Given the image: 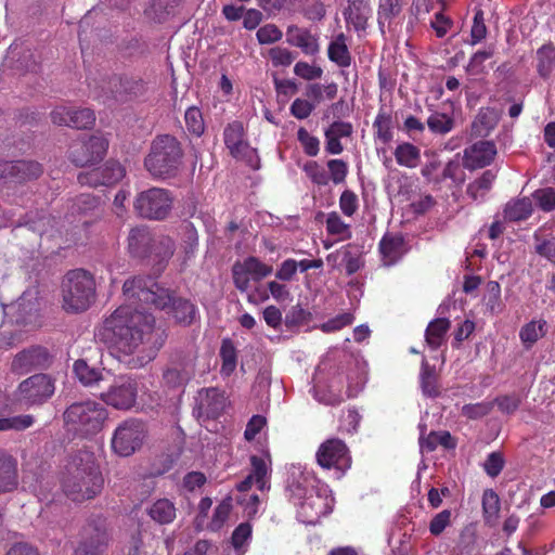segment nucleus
I'll return each instance as SVG.
<instances>
[{
	"label": "nucleus",
	"instance_id": "1",
	"mask_svg": "<svg viewBox=\"0 0 555 555\" xmlns=\"http://www.w3.org/2000/svg\"><path fill=\"white\" fill-rule=\"evenodd\" d=\"M99 336L109 348L130 356L139 350L147 361L155 359L168 334L155 317L131 305L118 307L103 323Z\"/></svg>",
	"mask_w": 555,
	"mask_h": 555
},
{
	"label": "nucleus",
	"instance_id": "2",
	"mask_svg": "<svg viewBox=\"0 0 555 555\" xmlns=\"http://www.w3.org/2000/svg\"><path fill=\"white\" fill-rule=\"evenodd\" d=\"M124 295L131 304L142 302L172 315L177 323L191 325L196 317L195 305L183 297H177L169 288L162 286L154 279L133 276L127 279L122 286Z\"/></svg>",
	"mask_w": 555,
	"mask_h": 555
},
{
	"label": "nucleus",
	"instance_id": "3",
	"mask_svg": "<svg viewBox=\"0 0 555 555\" xmlns=\"http://www.w3.org/2000/svg\"><path fill=\"white\" fill-rule=\"evenodd\" d=\"M104 479L91 451L79 450L72 455L63 477V491L70 500L83 502L96 496Z\"/></svg>",
	"mask_w": 555,
	"mask_h": 555
},
{
	"label": "nucleus",
	"instance_id": "4",
	"mask_svg": "<svg viewBox=\"0 0 555 555\" xmlns=\"http://www.w3.org/2000/svg\"><path fill=\"white\" fill-rule=\"evenodd\" d=\"M183 155L182 145L176 137L158 134L151 143L144 167L154 179H173L182 169Z\"/></svg>",
	"mask_w": 555,
	"mask_h": 555
},
{
	"label": "nucleus",
	"instance_id": "5",
	"mask_svg": "<svg viewBox=\"0 0 555 555\" xmlns=\"http://www.w3.org/2000/svg\"><path fill=\"white\" fill-rule=\"evenodd\" d=\"M63 308L67 312H83L95 300V281L83 269L70 270L62 283Z\"/></svg>",
	"mask_w": 555,
	"mask_h": 555
},
{
	"label": "nucleus",
	"instance_id": "6",
	"mask_svg": "<svg viewBox=\"0 0 555 555\" xmlns=\"http://www.w3.org/2000/svg\"><path fill=\"white\" fill-rule=\"evenodd\" d=\"M106 417V409L91 400L74 402L63 413L65 425L80 435L100 431Z\"/></svg>",
	"mask_w": 555,
	"mask_h": 555
},
{
	"label": "nucleus",
	"instance_id": "7",
	"mask_svg": "<svg viewBox=\"0 0 555 555\" xmlns=\"http://www.w3.org/2000/svg\"><path fill=\"white\" fill-rule=\"evenodd\" d=\"M113 540L106 518L92 516L79 531L74 555H105Z\"/></svg>",
	"mask_w": 555,
	"mask_h": 555
},
{
	"label": "nucleus",
	"instance_id": "8",
	"mask_svg": "<svg viewBox=\"0 0 555 555\" xmlns=\"http://www.w3.org/2000/svg\"><path fill=\"white\" fill-rule=\"evenodd\" d=\"M147 426L140 418L130 417L121 422L112 437V450L119 456H130L141 449L147 437Z\"/></svg>",
	"mask_w": 555,
	"mask_h": 555
},
{
	"label": "nucleus",
	"instance_id": "9",
	"mask_svg": "<svg viewBox=\"0 0 555 555\" xmlns=\"http://www.w3.org/2000/svg\"><path fill=\"white\" fill-rule=\"evenodd\" d=\"M173 204L171 192L163 188H151L138 193L133 208L145 219L164 220L170 212Z\"/></svg>",
	"mask_w": 555,
	"mask_h": 555
},
{
	"label": "nucleus",
	"instance_id": "10",
	"mask_svg": "<svg viewBox=\"0 0 555 555\" xmlns=\"http://www.w3.org/2000/svg\"><path fill=\"white\" fill-rule=\"evenodd\" d=\"M55 391V380L48 374L39 373L20 383L15 397L22 406L42 405Z\"/></svg>",
	"mask_w": 555,
	"mask_h": 555
},
{
	"label": "nucleus",
	"instance_id": "11",
	"mask_svg": "<svg viewBox=\"0 0 555 555\" xmlns=\"http://www.w3.org/2000/svg\"><path fill=\"white\" fill-rule=\"evenodd\" d=\"M195 358L184 351L171 354L168 364L163 371V382L170 389L181 390L195 376Z\"/></svg>",
	"mask_w": 555,
	"mask_h": 555
},
{
	"label": "nucleus",
	"instance_id": "12",
	"mask_svg": "<svg viewBox=\"0 0 555 555\" xmlns=\"http://www.w3.org/2000/svg\"><path fill=\"white\" fill-rule=\"evenodd\" d=\"M103 93L117 102L125 103L143 95L146 91L145 82L141 78L113 75L102 85Z\"/></svg>",
	"mask_w": 555,
	"mask_h": 555
},
{
	"label": "nucleus",
	"instance_id": "13",
	"mask_svg": "<svg viewBox=\"0 0 555 555\" xmlns=\"http://www.w3.org/2000/svg\"><path fill=\"white\" fill-rule=\"evenodd\" d=\"M138 397V383L130 376H118L107 391L101 393V399L118 410H129L134 406Z\"/></svg>",
	"mask_w": 555,
	"mask_h": 555
},
{
	"label": "nucleus",
	"instance_id": "14",
	"mask_svg": "<svg viewBox=\"0 0 555 555\" xmlns=\"http://www.w3.org/2000/svg\"><path fill=\"white\" fill-rule=\"evenodd\" d=\"M317 461L323 468L346 470L351 465V456L346 443L338 438L324 441L317 452Z\"/></svg>",
	"mask_w": 555,
	"mask_h": 555
},
{
	"label": "nucleus",
	"instance_id": "15",
	"mask_svg": "<svg viewBox=\"0 0 555 555\" xmlns=\"http://www.w3.org/2000/svg\"><path fill=\"white\" fill-rule=\"evenodd\" d=\"M108 142L100 135H91L87 140L70 146L69 158L78 167L100 162L107 150Z\"/></svg>",
	"mask_w": 555,
	"mask_h": 555
},
{
	"label": "nucleus",
	"instance_id": "16",
	"mask_svg": "<svg viewBox=\"0 0 555 555\" xmlns=\"http://www.w3.org/2000/svg\"><path fill=\"white\" fill-rule=\"evenodd\" d=\"M227 404L224 391L215 387L204 388L195 398L194 413L197 417L215 420L223 413Z\"/></svg>",
	"mask_w": 555,
	"mask_h": 555
},
{
	"label": "nucleus",
	"instance_id": "17",
	"mask_svg": "<svg viewBox=\"0 0 555 555\" xmlns=\"http://www.w3.org/2000/svg\"><path fill=\"white\" fill-rule=\"evenodd\" d=\"M52 364V356L47 348L31 346L18 352L12 362V370L17 373H28L34 370H44Z\"/></svg>",
	"mask_w": 555,
	"mask_h": 555
},
{
	"label": "nucleus",
	"instance_id": "18",
	"mask_svg": "<svg viewBox=\"0 0 555 555\" xmlns=\"http://www.w3.org/2000/svg\"><path fill=\"white\" fill-rule=\"evenodd\" d=\"M224 144L230 154L238 159H244L251 164L256 156V151L250 147L245 139V131L241 121L230 122L223 131Z\"/></svg>",
	"mask_w": 555,
	"mask_h": 555
},
{
	"label": "nucleus",
	"instance_id": "19",
	"mask_svg": "<svg viewBox=\"0 0 555 555\" xmlns=\"http://www.w3.org/2000/svg\"><path fill=\"white\" fill-rule=\"evenodd\" d=\"M496 153L493 141H477L464 150L463 166L468 170L487 167L494 160Z\"/></svg>",
	"mask_w": 555,
	"mask_h": 555
},
{
	"label": "nucleus",
	"instance_id": "20",
	"mask_svg": "<svg viewBox=\"0 0 555 555\" xmlns=\"http://www.w3.org/2000/svg\"><path fill=\"white\" fill-rule=\"evenodd\" d=\"M155 236L146 227H137L131 229L128 235L129 253L140 259L151 257L152 244Z\"/></svg>",
	"mask_w": 555,
	"mask_h": 555
},
{
	"label": "nucleus",
	"instance_id": "21",
	"mask_svg": "<svg viewBox=\"0 0 555 555\" xmlns=\"http://www.w3.org/2000/svg\"><path fill=\"white\" fill-rule=\"evenodd\" d=\"M18 486L17 460L0 450V494L14 491Z\"/></svg>",
	"mask_w": 555,
	"mask_h": 555
},
{
	"label": "nucleus",
	"instance_id": "22",
	"mask_svg": "<svg viewBox=\"0 0 555 555\" xmlns=\"http://www.w3.org/2000/svg\"><path fill=\"white\" fill-rule=\"evenodd\" d=\"M421 436L418 439L420 449L422 452H433L440 444L448 450L456 448V440L447 430L430 431L425 436L426 425H420Z\"/></svg>",
	"mask_w": 555,
	"mask_h": 555
},
{
	"label": "nucleus",
	"instance_id": "23",
	"mask_svg": "<svg viewBox=\"0 0 555 555\" xmlns=\"http://www.w3.org/2000/svg\"><path fill=\"white\" fill-rule=\"evenodd\" d=\"M10 182H25L37 179L42 173V167L35 160H9Z\"/></svg>",
	"mask_w": 555,
	"mask_h": 555
},
{
	"label": "nucleus",
	"instance_id": "24",
	"mask_svg": "<svg viewBox=\"0 0 555 555\" xmlns=\"http://www.w3.org/2000/svg\"><path fill=\"white\" fill-rule=\"evenodd\" d=\"M16 323H33L38 315L39 302L36 295L30 292H24L14 304Z\"/></svg>",
	"mask_w": 555,
	"mask_h": 555
},
{
	"label": "nucleus",
	"instance_id": "25",
	"mask_svg": "<svg viewBox=\"0 0 555 555\" xmlns=\"http://www.w3.org/2000/svg\"><path fill=\"white\" fill-rule=\"evenodd\" d=\"M176 249L175 242L171 237L166 235L155 236L152 244L151 257H147L154 262L156 271H163L169 259L172 257Z\"/></svg>",
	"mask_w": 555,
	"mask_h": 555
},
{
	"label": "nucleus",
	"instance_id": "26",
	"mask_svg": "<svg viewBox=\"0 0 555 555\" xmlns=\"http://www.w3.org/2000/svg\"><path fill=\"white\" fill-rule=\"evenodd\" d=\"M286 37L289 44L300 48L306 54H315L319 51L318 39L308 29L291 25Z\"/></svg>",
	"mask_w": 555,
	"mask_h": 555
},
{
	"label": "nucleus",
	"instance_id": "27",
	"mask_svg": "<svg viewBox=\"0 0 555 555\" xmlns=\"http://www.w3.org/2000/svg\"><path fill=\"white\" fill-rule=\"evenodd\" d=\"M371 9L364 0H348L344 11L345 18L357 31L365 30Z\"/></svg>",
	"mask_w": 555,
	"mask_h": 555
},
{
	"label": "nucleus",
	"instance_id": "28",
	"mask_svg": "<svg viewBox=\"0 0 555 555\" xmlns=\"http://www.w3.org/2000/svg\"><path fill=\"white\" fill-rule=\"evenodd\" d=\"M251 463V473L245 477L237 486L236 489L240 492H245L251 488L255 483L259 490H263L266 488V475H267V464L263 459L253 455L250 459Z\"/></svg>",
	"mask_w": 555,
	"mask_h": 555
},
{
	"label": "nucleus",
	"instance_id": "29",
	"mask_svg": "<svg viewBox=\"0 0 555 555\" xmlns=\"http://www.w3.org/2000/svg\"><path fill=\"white\" fill-rule=\"evenodd\" d=\"M404 238L401 234L386 233L379 242V251L386 264H393L403 254Z\"/></svg>",
	"mask_w": 555,
	"mask_h": 555
},
{
	"label": "nucleus",
	"instance_id": "30",
	"mask_svg": "<svg viewBox=\"0 0 555 555\" xmlns=\"http://www.w3.org/2000/svg\"><path fill=\"white\" fill-rule=\"evenodd\" d=\"M420 384L422 392L425 397L437 398L440 396L439 375L437 370L425 359L422 361L421 365Z\"/></svg>",
	"mask_w": 555,
	"mask_h": 555
},
{
	"label": "nucleus",
	"instance_id": "31",
	"mask_svg": "<svg viewBox=\"0 0 555 555\" xmlns=\"http://www.w3.org/2000/svg\"><path fill=\"white\" fill-rule=\"evenodd\" d=\"M146 512L147 515L159 525L171 524L177 515L175 504L168 499H159L155 501Z\"/></svg>",
	"mask_w": 555,
	"mask_h": 555
},
{
	"label": "nucleus",
	"instance_id": "32",
	"mask_svg": "<svg viewBox=\"0 0 555 555\" xmlns=\"http://www.w3.org/2000/svg\"><path fill=\"white\" fill-rule=\"evenodd\" d=\"M500 116L494 108H481L473 121V132L485 138L496 127Z\"/></svg>",
	"mask_w": 555,
	"mask_h": 555
},
{
	"label": "nucleus",
	"instance_id": "33",
	"mask_svg": "<svg viewBox=\"0 0 555 555\" xmlns=\"http://www.w3.org/2000/svg\"><path fill=\"white\" fill-rule=\"evenodd\" d=\"M327 56L339 67L350 66L352 57L346 44V36L343 33L338 34L328 44Z\"/></svg>",
	"mask_w": 555,
	"mask_h": 555
},
{
	"label": "nucleus",
	"instance_id": "34",
	"mask_svg": "<svg viewBox=\"0 0 555 555\" xmlns=\"http://www.w3.org/2000/svg\"><path fill=\"white\" fill-rule=\"evenodd\" d=\"M555 69V46L552 42L537 50V72L543 79H548Z\"/></svg>",
	"mask_w": 555,
	"mask_h": 555
},
{
	"label": "nucleus",
	"instance_id": "35",
	"mask_svg": "<svg viewBox=\"0 0 555 555\" xmlns=\"http://www.w3.org/2000/svg\"><path fill=\"white\" fill-rule=\"evenodd\" d=\"M77 379L86 387H92L103 380L102 370L90 366L85 359H78L73 365Z\"/></svg>",
	"mask_w": 555,
	"mask_h": 555
},
{
	"label": "nucleus",
	"instance_id": "36",
	"mask_svg": "<svg viewBox=\"0 0 555 555\" xmlns=\"http://www.w3.org/2000/svg\"><path fill=\"white\" fill-rule=\"evenodd\" d=\"M450 326L451 322L447 318L435 319L428 324L425 338L431 349L436 350L442 345Z\"/></svg>",
	"mask_w": 555,
	"mask_h": 555
},
{
	"label": "nucleus",
	"instance_id": "37",
	"mask_svg": "<svg viewBox=\"0 0 555 555\" xmlns=\"http://www.w3.org/2000/svg\"><path fill=\"white\" fill-rule=\"evenodd\" d=\"M496 179V172L492 169L485 170L482 175L467 185L466 194L474 201L483 198L491 190Z\"/></svg>",
	"mask_w": 555,
	"mask_h": 555
},
{
	"label": "nucleus",
	"instance_id": "38",
	"mask_svg": "<svg viewBox=\"0 0 555 555\" xmlns=\"http://www.w3.org/2000/svg\"><path fill=\"white\" fill-rule=\"evenodd\" d=\"M401 11V0H379L377 22L382 34H385V27H389L393 18H396Z\"/></svg>",
	"mask_w": 555,
	"mask_h": 555
},
{
	"label": "nucleus",
	"instance_id": "39",
	"mask_svg": "<svg viewBox=\"0 0 555 555\" xmlns=\"http://www.w3.org/2000/svg\"><path fill=\"white\" fill-rule=\"evenodd\" d=\"M9 57L16 59L15 67L24 72H36L38 63L30 49H22L17 44H12L9 50Z\"/></svg>",
	"mask_w": 555,
	"mask_h": 555
},
{
	"label": "nucleus",
	"instance_id": "40",
	"mask_svg": "<svg viewBox=\"0 0 555 555\" xmlns=\"http://www.w3.org/2000/svg\"><path fill=\"white\" fill-rule=\"evenodd\" d=\"M393 154L397 163L408 168H415L421 159L420 149L408 142L399 144Z\"/></svg>",
	"mask_w": 555,
	"mask_h": 555
},
{
	"label": "nucleus",
	"instance_id": "41",
	"mask_svg": "<svg viewBox=\"0 0 555 555\" xmlns=\"http://www.w3.org/2000/svg\"><path fill=\"white\" fill-rule=\"evenodd\" d=\"M532 212V203L528 197H522L506 204L504 217L509 221L527 219Z\"/></svg>",
	"mask_w": 555,
	"mask_h": 555
},
{
	"label": "nucleus",
	"instance_id": "42",
	"mask_svg": "<svg viewBox=\"0 0 555 555\" xmlns=\"http://www.w3.org/2000/svg\"><path fill=\"white\" fill-rule=\"evenodd\" d=\"M220 357L222 360L221 373L229 376L231 375L237 363V352L233 341L230 338H224L220 347Z\"/></svg>",
	"mask_w": 555,
	"mask_h": 555
},
{
	"label": "nucleus",
	"instance_id": "43",
	"mask_svg": "<svg viewBox=\"0 0 555 555\" xmlns=\"http://www.w3.org/2000/svg\"><path fill=\"white\" fill-rule=\"evenodd\" d=\"M482 509L483 517L487 524L493 526L499 517L500 512V498L491 489L483 492L482 495Z\"/></svg>",
	"mask_w": 555,
	"mask_h": 555
},
{
	"label": "nucleus",
	"instance_id": "44",
	"mask_svg": "<svg viewBox=\"0 0 555 555\" xmlns=\"http://www.w3.org/2000/svg\"><path fill=\"white\" fill-rule=\"evenodd\" d=\"M429 130L436 134H447L454 128V119L442 113H434L427 119Z\"/></svg>",
	"mask_w": 555,
	"mask_h": 555
},
{
	"label": "nucleus",
	"instance_id": "45",
	"mask_svg": "<svg viewBox=\"0 0 555 555\" xmlns=\"http://www.w3.org/2000/svg\"><path fill=\"white\" fill-rule=\"evenodd\" d=\"M545 321L534 322L531 321L521 327L519 336L524 344L532 346L539 338L545 335L544 326Z\"/></svg>",
	"mask_w": 555,
	"mask_h": 555
},
{
	"label": "nucleus",
	"instance_id": "46",
	"mask_svg": "<svg viewBox=\"0 0 555 555\" xmlns=\"http://www.w3.org/2000/svg\"><path fill=\"white\" fill-rule=\"evenodd\" d=\"M184 120L189 132L201 137L205 130L203 114L197 106H191L184 114Z\"/></svg>",
	"mask_w": 555,
	"mask_h": 555
},
{
	"label": "nucleus",
	"instance_id": "47",
	"mask_svg": "<svg viewBox=\"0 0 555 555\" xmlns=\"http://www.w3.org/2000/svg\"><path fill=\"white\" fill-rule=\"evenodd\" d=\"M95 115L90 108L72 109L70 119H68V127L76 129H88L93 126Z\"/></svg>",
	"mask_w": 555,
	"mask_h": 555
},
{
	"label": "nucleus",
	"instance_id": "48",
	"mask_svg": "<svg viewBox=\"0 0 555 555\" xmlns=\"http://www.w3.org/2000/svg\"><path fill=\"white\" fill-rule=\"evenodd\" d=\"M312 319L311 312L304 309L300 305L293 306L286 313L284 324L287 328L308 324Z\"/></svg>",
	"mask_w": 555,
	"mask_h": 555
},
{
	"label": "nucleus",
	"instance_id": "49",
	"mask_svg": "<svg viewBox=\"0 0 555 555\" xmlns=\"http://www.w3.org/2000/svg\"><path fill=\"white\" fill-rule=\"evenodd\" d=\"M376 129V135L384 143H388L392 139L391 132V116L385 111L380 109L373 124Z\"/></svg>",
	"mask_w": 555,
	"mask_h": 555
},
{
	"label": "nucleus",
	"instance_id": "50",
	"mask_svg": "<svg viewBox=\"0 0 555 555\" xmlns=\"http://www.w3.org/2000/svg\"><path fill=\"white\" fill-rule=\"evenodd\" d=\"M494 54V48L489 47L487 50H480L474 53L466 66V72L470 75H481L485 70V61L492 57Z\"/></svg>",
	"mask_w": 555,
	"mask_h": 555
},
{
	"label": "nucleus",
	"instance_id": "51",
	"mask_svg": "<svg viewBox=\"0 0 555 555\" xmlns=\"http://www.w3.org/2000/svg\"><path fill=\"white\" fill-rule=\"evenodd\" d=\"M173 9L175 5L170 0H154L149 14L155 22L163 23L173 14Z\"/></svg>",
	"mask_w": 555,
	"mask_h": 555
},
{
	"label": "nucleus",
	"instance_id": "52",
	"mask_svg": "<svg viewBox=\"0 0 555 555\" xmlns=\"http://www.w3.org/2000/svg\"><path fill=\"white\" fill-rule=\"evenodd\" d=\"M101 168L104 185H113L119 182L125 176V168L114 160L106 162Z\"/></svg>",
	"mask_w": 555,
	"mask_h": 555
},
{
	"label": "nucleus",
	"instance_id": "53",
	"mask_svg": "<svg viewBox=\"0 0 555 555\" xmlns=\"http://www.w3.org/2000/svg\"><path fill=\"white\" fill-rule=\"evenodd\" d=\"M305 173L310 178V180L318 185H327L330 182L328 173L325 169L319 165L315 160L307 162L304 165Z\"/></svg>",
	"mask_w": 555,
	"mask_h": 555
},
{
	"label": "nucleus",
	"instance_id": "54",
	"mask_svg": "<svg viewBox=\"0 0 555 555\" xmlns=\"http://www.w3.org/2000/svg\"><path fill=\"white\" fill-rule=\"evenodd\" d=\"M242 264L255 281H259L272 272V267L267 266L256 257H248Z\"/></svg>",
	"mask_w": 555,
	"mask_h": 555
},
{
	"label": "nucleus",
	"instance_id": "55",
	"mask_svg": "<svg viewBox=\"0 0 555 555\" xmlns=\"http://www.w3.org/2000/svg\"><path fill=\"white\" fill-rule=\"evenodd\" d=\"M232 509V499L231 496H227L222 502L216 507L214 512V516L209 528L211 530L220 529L225 520L228 519L230 512Z\"/></svg>",
	"mask_w": 555,
	"mask_h": 555
},
{
	"label": "nucleus",
	"instance_id": "56",
	"mask_svg": "<svg viewBox=\"0 0 555 555\" xmlns=\"http://www.w3.org/2000/svg\"><path fill=\"white\" fill-rule=\"evenodd\" d=\"M326 166L328 168L330 180L333 181L334 184H341L345 182L348 175V165L345 160L337 158L330 159Z\"/></svg>",
	"mask_w": 555,
	"mask_h": 555
},
{
	"label": "nucleus",
	"instance_id": "57",
	"mask_svg": "<svg viewBox=\"0 0 555 555\" xmlns=\"http://www.w3.org/2000/svg\"><path fill=\"white\" fill-rule=\"evenodd\" d=\"M34 423L31 415H18L13 417H0V430L15 429L24 430Z\"/></svg>",
	"mask_w": 555,
	"mask_h": 555
},
{
	"label": "nucleus",
	"instance_id": "58",
	"mask_svg": "<svg viewBox=\"0 0 555 555\" xmlns=\"http://www.w3.org/2000/svg\"><path fill=\"white\" fill-rule=\"evenodd\" d=\"M297 139L300 142L304 152L308 156H317L320 151V141L317 137L311 135L305 128H299Z\"/></svg>",
	"mask_w": 555,
	"mask_h": 555
},
{
	"label": "nucleus",
	"instance_id": "59",
	"mask_svg": "<svg viewBox=\"0 0 555 555\" xmlns=\"http://www.w3.org/2000/svg\"><path fill=\"white\" fill-rule=\"evenodd\" d=\"M493 409V402H478L465 404L462 414L470 420H477L488 415Z\"/></svg>",
	"mask_w": 555,
	"mask_h": 555
},
{
	"label": "nucleus",
	"instance_id": "60",
	"mask_svg": "<svg viewBox=\"0 0 555 555\" xmlns=\"http://www.w3.org/2000/svg\"><path fill=\"white\" fill-rule=\"evenodd\" d=\"M504 464L505 461L502 453L491 452L483 463V469L488 476L494 478L503 470Z\"/></svg>",
	"mask_w": 555,
	"mask_h": 555
},
{
	"label": "nucleus",
	"instance_id": "61",
	"mask_svg": "<svg viewBox=\"0 0 555 555\" xmlns=\"http://www.w3.org/2000/svg\"><path fill=\"white\" fill-rule=\"evenodd\" d=\"M256 36L259 43L271 44L279 41L283 34L278 26L273 24H267L258 29Z\"/></svg>",
	"mask_w": 555,
	"mask_h": 555
},
{
	"label": "nucleus",
	"instance_id": "62",
	"mask_svg": "<svg viewBox=\"0 0 555 555\" xmlns=\"http://www.w3.org/2000/svg\"><path fill=\"white\" fill-rule=\"evenodd\" d=\"M487 36V26L485 24L483 12L478 10L474 16V23L470 30L472 41L470 43L477 44Z\"/></svg>",
	"mask_w": 555,
	"mask_h": 555
},
{
	"label": "nucleus",
	"instance_id": "63",
	"mask_svg": "<svg viewBox=\"0 0 555 555\" xmlns=\"http://www.w3.org/2000/svg\"><path fill=\"white\" fill-rule=\"evenodd\" d=\"M294 73L305 80L320 79L323 74V69L319 66H313L307 62H298L294 67Z\"/></svg>",
	"mask_w": 555,
	"mask_h": 555
},
{
	"label": "nucleus",
	"instance_id": "64",
	"mask_svg": "<svg viewBox=\"0 0 555 555\" xmlns=\"http://www.w3.org/2000/svg\"><path fill=\"white\" fill-rule=\"evenodd\" d=\"M534 197L539 202V206L544 211H552L555 209V190L546 188L534 192Z\"/></svg>",
	"mask_w": 555,
	"mask_h": 555
}]
</instances>
